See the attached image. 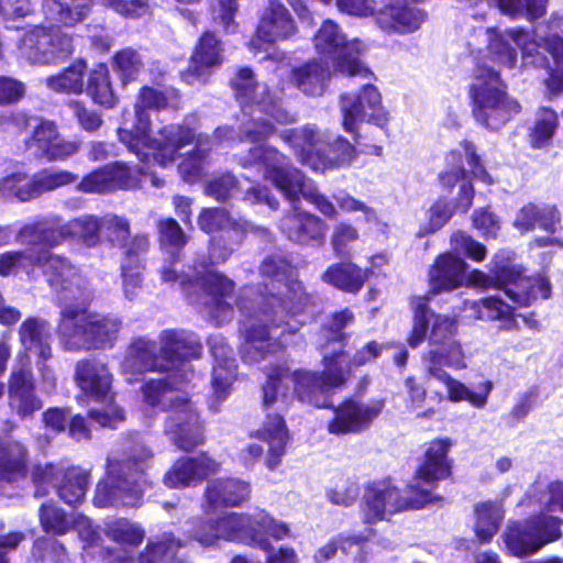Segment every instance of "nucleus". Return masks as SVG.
Segmentation results:
<instances>
[{
	"mask_svg": "<svg viewBox=\"0 0 563 563\" xmlns=\"http://www.w3.org/2000/svg\"><path fill=\"white\" fill-rule=\"evenodd\" d=\"M199 228L216 234L210 239L209 262L218 265L228 261L242 244L250 228L246 220L232 217L224 208H203L198 217Z\"/></svg>",
	"mask_w": 563,
	"mask_h": 563,
	"instance_id": "nucleus-17",
	"label": "nucleus"
},
{
	"mask_svg": "<svg viewBox=\"0 0 563 563\" xmlns=\"http://www.w3.org/2000/svg\"><path fill=\"white\" fill-rule=\"evenodd\" d=\"M297 31L295 21L279 0H268L260 18L255 37L250 42L253 51L262 49L263 44H273L292 37Z\"/></svg>",
	"mask_w": 563,
	"mask_h": 563,
	"instance_id": "nucleus-26",
	"label": "nucleus"
},
{
	"mask_svg": "<svg viewBox=\"0 0 563 563\" xmlns=\"http://www.w3.org/2000/svg\"><path fill=\"white\" fill-rule=\"evenodd\" d=\"M86 65L81 62L74 66L67 67L63 73L48 77L47 86L57 92L80 93L84 89V68Z\"/></svg>",
	"mask_w": 563,
	"mask_h": 563,
	"instance_id": "nucleus-55",
	"label": "nucleus"
},
{
	"mask_svg": "<svg viewBox=\"0 0 563 563\" xmlns=\"http://www.w3.org/2000/svg\"><path fill=\"white\" fill-rule=\"evenodd\" d=\"M90 472L79 466L37 465V495L54 489L58 497L70 506L80 504L89 486Z\"/></svg>",
	"mask_w": 563,
	"mask_h": 563,
	"instance_id": "nucleus-21",
	"label": "nucleus"
},
{
	"mask_svg": "<svg viewBox=\"0 0 563 563\" xmlns=\"http://www.w3.org/2000/svg\"><path fill=\"white\" fill-rule=\"evenodd\" d=\"M38 267L63 306L59 335L64 347L78 351L111 346L122 322L115 316L86 311L87 298L76 268L65 257L48 252H37Z\"/></svg>",
	"mask_w": 563,
	"mask_h": 563,
	"instance_id": "nucleus-5",
	"label": "nucleus"
},
{
	"mask_svg": "<svg viewBox=\"0 0 563 563\" xmlns=\"http://www.w3.org/2000/svg\"><path fill=\"white\" fill-rule=\"evenodd\" d=\"M426 20L422 10L405 2H391L376 13L377 25L388 34H409L420 29Z\"/></svg>",
	"mask_w": 563,
	"mask_h": 563,
	"instance_id": "nucleus-28",
	"label": "nucleus"
},
{
	"mask_svg": "<svg viewBox=\"0 0 563 563\" xmlns=\"http://www.w3.org/2000/svg\"><path fill=\"white\" fill-rule=\"evenodd\" d=\"M92 0H43L42 11L52 23L73 26L88 14Z\"/></svg>",
	"mask_w": 563,
	"mask_h": 563,
	"instance_id": "nucleus-39",
	"label": "nucleus"
},
{
	"mask_svg": "<svg viewBox=\"0 0 563 563\" xmlns=\"http://www.w3.org/2000/svg\"><path fill=\"white\" fill-rule=\"evenodd\" d=\"M279 137L302 164L314 170V164H318V156L324 145V134L316 125L287 129L280 132Z\"/></svg>",
	"mask_w": 563,
	"mask_h": 563,
	"instance_id": "nucleus-29",
	"label": "nucleus"
},
{
	"mask_svg": "<svg viewBox=\"0 0 563 563\" xmlns=\"http://www.w3.org/2000/svg\"><path fill=\"white\" fill-rule=\"evenodd\" d=\"M287 374L288 369L283 366L272 368L263 386V405L266 410L275 409L276 412L266 415L255 437L268 445L265 464L269 470H275L280 464L288 441V430L282 412L287 410L294 394L289 393V386L285 382Z\"/></svg>",
	"mask_w": 563,
	"mask_h": 563,
	"instance_id": "nucleus-13",
	"label": "nucleus"
},
{
	"mask_svg": "<svg viewBox=\"0 0 563 563\" xmlns=\"http://www.w3.org/2000/svg\"><path fill=\"white\" fill-rule=\"evenodd\" d=\"M87 92L100 106L112 108L115 104L117 98L110 84L107 65L99 64L90 71Z\"/></svg>",
	"mask_w": 563,
	"mask_h": 563,
	"instance_id": "nucleus-53",
	"label": "nucleus"
},
{
	"mask_svg": "<svg viewBox=\"0 0 563 563\" xmlns=\"http://www.w3.org/2000/svg\"><path fill=\"white\" fill-rule=\"evenodd\" d=\"M78 532L79 539L82 542V550L86 555L95 558L103 549L101 544V536L99 531L93 527L92 521L85 516H77L73 520V526Z\"/></svg>",
	"mask_w": 563,
	"mask_h": 563,
	"instance_id": "nucleus-58",
	"label": "nucleus"
},
{
	"mask_svg": "<svg viewBox=\"0 0 563 563\" xmlns=\"http://www.w3.org/2000/svg\"><path fill=\"white\" fill-rule=\"evenodd\" d=\"M473 307L478 312V318L487 320H499L500 329L505 331L518 330L517 317L514 308L496 296L483 298L479 302H474Z\"/></svg>",
	"mask_w": 563,
	"mask_h": 563,
	"instance_id": "nucleus-45",
	"label": "nucleus"
},
{
	"mask_svg": "<svg viewBox=\"0 0 563 563\" xmlns=\"http://www.w3.org/2000/svg\"><path fill=\"white\" fill-rule=\"evenodd\" d=\"M208 345L213 357L212 369V396L210 409L217 411L231 391V386L236 378V360L233 350L221 334L211 335Z\"/></svg>",
	"mask_w": 563,
	"mask_h": 563,
	"instance_id": "nucleus-24",
	"label": "nucleus"
},
{
	"mask_svg": "<svg viewBox=\"0 0 563 563\" xmlns=\"http://www.w3.org/2000/svg\"><path fill=\"white\" fill-rule=\"evenodd\" d=\"M342 126L355 142L360 139V128L364 122L386 129L390 115L382 104L378 89L369 81L362 84L360 91L346 92L340 97Z\"/></svg>",
	"mask_w": 563,
	"mask_h": 563,
	"instance_id": "nucleus-18",
	"label": "nucleus"
},
{
	"mask_svg": "<svg viewBox=\"0 0 563 563\" xmlns=\"http://www.w3.org/2000/svg\"><path fill=\"white\" fill-rule=\"evenodd\" d=\"M453 216V209L444 199L437 200L426 212V221L419 227L418 236L422 238L443 228Z\"/></svg>",
	"mask_w": 563,
	"mask_h": 563,
	"instance_id": "nucleus-57",
	"label": "nucleus"
},
{
	"mask_svg": "<svg viewBox=\"0 0 563 563\" xmlns=\"http://www.w3.org/2000/svg\"><path fill=\"white\" fill-rule=\"evenodd\" d=\"M246 168L256 166L264 172L267 180L292 203L291 210L280 219L279 228L283 234L292 243L300 246L319 249L325 243L327 223L320 217L303 211L297 207L300 197L313 205L325 218L338 216L335 205L317 186L296 167L288 157L273 146L256 145L250 148L247 155L239 159Z\"/></svg>",
	"mask_w": 563,
	"mask_h": 563,
	"instance_id": "nucleus-4",
	"label": "nucleus"
},
{
	"mask_svg": "<svg viewBox=\"0 0 563 563\" xmlns=\"http://www.w3.org/2000/svg\"><path fill=\"white\" fill-rule=\"evenodd\" d=\"M102 236V217L84 214L63 224L57 217L37 220V246H55L67 239L88 247L97 246Z\"/></svg>",
	"mask_w": 563,
	"mask_h": 563,
	"instance_id": "nucleus-20",
	"label": "nucleus"
},
{
	"mask_svg": "<svg viewBox=\"0 0 563 563\" xmlns=\"http://www.w3.org/2000/svg\"><path fill=\"white\" fill-rule=\"evenodd\" d=\"M231 85L243 115L249 119L242 122L238 131L232 126H219L214 131L213 139L195 133L190 142H196L195 148L178 165V172L187 183H196L203 176L207 158L213 144L261 142L275 133V126L271 120L280 124L294 123L297 120L295 114L283 108L280 98L272 93L265 82L256 79L251 68H240Z\"/></svg>",
	"mask_w": 563,
	"mask_h": 563,
	"instance_id": "nucleus-3",
	"label": "nucleus"
},
{
	"mask_svg": "<svg viewBox=\"0 0 563 563\" xmlns=\"http://www.w3.org/2000/svg\"><path fill=\"white\" fill-rule=\"evenodd\" d=\"M432 299L429 297H416L411 301L413 309V327L408 339L411 347H417L426 339L430 323H432V325L429 342L432 347L445 345L448 341L454 340L453 336L456 331L455 320L448 316L434 314L428 308V303Z\"/></svg>",
	"mask_w": 563,
	"mask_h": 563,
	"instance_id": "nucleus-22",
	"label": "nucleus"
},
{
	"mask_svg": "<svg viewBox=\"0 0 563 563\" xmlns=\"http://www.w3.org/2000/svg\"><path fill=\"white\" fill-rule=\"evenodd\" d=\"M313 43L318 54L332 62L335 71L351 77L373 78L374 74L360 60L363 44L357 40L347 41L332 20L323 21Z\"/></svg>",
	"mask_w": 563,
	"mask_h": 563,
	"instance_id": "nucleus-16",
	"label": "nucleus"
},
{
	"mask_svg": "<svg viewBox=\"0 0 563 563\" xmlns=\"http://www.w3.org/2000/svg\"><path fill=\"white\" fill-rule=\"evenodd\" d=\"M561 221V214L553 205L527 203L518 210L512 225L520 232H529L537 225L547 232H554Z\"/></svg>",
	"mask_w": 563,
	"mask_h": 563,
	"instance_id": "nucleus-36",
	"label": "nucleus"
},
{
	"mask_svg": "<svg viewBox=\"0 0 563 563\" xmlns=\"http://www.w3.org/2000/svg\"><path fill=\"white\" fill-rule=\"evenodd\" d=\"M264 286L243 287L236 306L243 316L241 357L257 363L294 342L312 302L297 271L283 256H267L260 267Z\"/></svg>",
	"mask_w": 563,
	"mask_h": 563,
	"instance_id": "nucleus-2",
	"label": "nucleus"
},
{
	"mask_svg": "<svg viewBox=\"0 0 563 563\" xmlns=\"http://www.w3.org/2000/svg\"><path fill=\"white\" fill-rule=\"evenodd\" d=\"M361 242L358 229L349 221H339L333 225L330 235V245L333 254L339 258H351L356 253Z\"/></svg>",
	"mask_w": 563,
	"mask_h": 563,
	"instance_id": "nucleus-49",
	"label": "nucleus"
},
{
	"mask_svg": "<svg viewBox=\"0 0 563 563\" xmlns=\"http://www.w3.org/2000/svg\"><path fill=\"white\" fill-rule=\"evenodd\" d=\"M75 378L86 396L104 404L101 409H90L89 417L102 427L115 428L124 413L112 402V375L107 365L97 358L81 360L76 365Z\"/></svg>",
	"mask_w": 563,
	"mask_h": 563,
	"instance_id": "nucleus-15",
	"label": "nucleus"
},
{
	"mask_svg": "<svg viewBox=\"0 0 563 563\" xmlns=\"http://www.w3.org/2000/svg\"><path fill=\"white\" fill-rule=\"evenodd\" d=\"M488 52L492 57L508 68H512L517 63V48L521 49L522 62L526 66L548 67L549 59L541 52L551 54L558 66L563 64V38L556 34H551L542 40V44L536 38H530L528 32L522 29H510L505 33L495 29H487Z\"/></svg>",
	"mask_w": 563,
	"mask_h": 563,
	"instance_id": "nucleus-14",
	"label": "nucleus"
},
{
	"mask_svg": "<svg viewBox=\"0 0 563 563\" xmlns=\"http://www.w3.org/2000/svg\"><path fill=\"white\" fill-rule=\"evenodd\" d=\"M364 537L362 536H340L338 539H333L324 547L320 548L314 555L317 562H323L331 559L338 551H341L344 554H358L362 550L361 542Z\"/></svg>",
	"mask_w": 563,
	"mask_h": 563,
	"instance_id": "nucleus-62",
	"label": "nucleus"
},
{
	"mask_svg": "<svg viewBox=\"0 0 563 563\" xmlns=\"http://www.w3.org/2000/svg\"><path fill=\"white\" fill-rule=\"evenodd\" d=\"M73 52L71 37L60 29L49 31L37 26V64H51L66 58Z\"/></svg>",
	"mask_w": 563,
	"mask_h": 563,
	"instance_id": "nucleus-38",
	"label": "nucleus"
},
{
	"mask_svg": "<svg viewBox=\"0 0 563 563\" xmlns=\"http://www.w3.org/2000/svg\"><path fill=\"white\" fill-rule=\"evenodd\" d=\"M10 405L19 415H32L35 408L34 385L32 374L23 371L14 372L10 380Z\"/></svg>",
	"mask_w": 563,
	"mask_h": 563,
	"instance_id": "nucleus-43",
	"label": "nucleus"
},
{
	"mask_svg": "<svg viewBox=\"0 0 563 563\" xmlns=\"http://www.w3.org/2000/svg\"><path fill=\"white\" fill-rule=\"evenodd\" d=\"M561 525L559 517L541 512L525 521L508 525L504 541L512 555H530L547 543L558 540L561 537Z\"/></svg>",
	"mask_w": 563,
	"mask_h": 563,
	"instance_id": "nucleus-19",
	"label": "nucleus"
},
{
	"mask_svg": "<svg viewBox=\"0 0 563 563\" xmlns=\"http://www.w3.org/2000/svg\"><path fill=\"white\" fill-rule=\"evenodd\" d=\"M205 194L222 202L238 197L251 205L265 203L273 210H276L279 206L278 200L271 196L269 189L266 186L254 185L242 189L238 179L231 173L212 176L205 184Z\"/></svg>",
	"mask_w": 563,
	"mask_h": 563,
	"instance_id": "nucleus-27",
	"label": "nucleus"
},
{
	"mask_svg": "<svg viewBox=\"0 0 563 563\" xmlns=\"http://www.w3.org/2000/svg\"><path fill=\"white\" fill-rule=\"evenodd\" d=\"M25 450L18 442H0V479L14 481L24 472Z\"/></svg>",
	"mask_w": 563,
	"mask_h": 563,
	"instance_id": "nucleus-52",
	"label": "nucleus"
},
{
	"mask_svg": "<svg viewBox=\"0 0 563 563\" xmlns=\"http://www.w3.org/2000/svg\"><path fill=\"white\" fill-rule=\"evenodd\" d=\"M474 531L481 542H489L497 533L505 517L500 500H487L474 507Z\"/></svg>",
	"mask_w": 563,
	"mask_h": 563,
	"instance_id": "nucleus-42",
	"label": "nucleus"
},
{
	"mask_svg": "<svg viewBox=\"0 0 563 563\" xmlns=\"http://www.w3.org/2000/svg\"><path fill=\"white\" fill-rule=\"evenodd\" d=\"M354 146L345 139L338 136L332 142L324 135V145L318 156V164H314L316 172H323L327 168L349 165L355 158Z\"/></svg>",
	"mask_w": 563,
	"mask_h": 563,
	"instance_id": "nucleus-44",
	"label": "nucleus"
},
{
	"mask_svg": "<svg viewBox=\"0 0 563 563\" xmlns=\"http://www.w3.org/2000/svg\"><path fill=\"white\" fill-rule=\"evenodd\" d=\"M330 78V69L318 60L308 62L295 68L291 73V81L305 95L321 96L325 90Z\"/></svg>",
	"mask_w": 563,
	"mask_h": 563,
	"instance_id": "nucleus-41",
	"label": "nucleus"
},
{
	"mask_svg": "<svg viewBox=\"0 0 563 563\" xmlns=\"http://www.w3.org/2000/svg\"><path fill=\"white\" fill-rule=\"evenodd\" d=\"M117 71L123 81L134 80L143 67L141 55L132 48H124L113 57Z\"/></svg>",
	"mask_w": 563,
	"mask_h": 563,
	"instance_id": "nucleus-63",
	"label": "nucleus"
},
{
	"mask_svg": "<svg viewBox=\"0 0 563 563\" xmlns=\"http://www.w3.org/2000/svg\"><path fill=\"white\" fill-rule=\"evenodd\" d=\"M152 452L137 443L122 461L108 460L107 476L97 484L93 505L107 507H140L147 486L146 462Z\"/></svg>",
	"mask_w": 563,
	"mask_h": 563,
	"instance_id": "nucleus-10",
	"label": "nucleus"
},
{
	"mask_svg": "<svg viewBox=\"0 0 563 563\" xmlns=\"http://www.w3.org/2000/svg\"><path fill=\"white\" fill-rule=\"evenodd\" d=\"M450 445L449 439L431 442L423 463L404 492L385 482L369 485L365 490L362 506L365 521L369 523L385 520L394 514L421 509L440 500L432 489L439 481L449 477L451 473L448 460Z\"/></svg>",
	"mask_w": 563,
	"mask_h": 563,
	"instance_id": "nucleus-7",
	"label": "nucleus"
},
{
	"mask_svg": "<svg viewBox=\"0 0 563 563\" xmlns=\"http://www.w3.org/2000/svg\"><path fill=\"white\" fill-rule=\"evenodd\" d=\"M432 356L440 368H443V366H448L453 369H464L467 367L465 354L460 342L456 340L448 341L445 345L431 347L422 355V365L426 375H428V368L431 364L430 361Z\"/></svg>",
	"mask_w": 563,
	"mask_h": 563,
	"instance_id": "nucleus-48",
	"label": "nucleus"
},
{
	"mask_svg": "<svg viewBox=\"0 0 563 563\" xmlns=\"http://www.w3.org/2000/svg\"><path fill=\"white\" fill-rule=\"evenodd\" d=\"M468 280L478 287L503 290L519 307H528L538 297L547 299L551 295L549 280L541 275L523 276L521 268L511 262L510 251H500L494 255L490 274L473 271Z\"/></svg>",
	"mask_w": 563,
	"mask_h": 563,
	"instance_id": "nucleus-12",
	"label": "nucleus"
},
{
	"mask_svg": "<svg viewBox=\"0 0 563 563\" xmlns=\"http://www.w3.org/2000/svg\"><path fill=\"white\" fill-rule=\"evenodd\" d=\"M428 368L426 379H437L446 387L448 399L452 402L468 401L476 408H484L487 404L489 394L493 390V383L485 380L477 386V391H472L462 382L452 377L444 368L438 367L434 357L432 356Z\"/></svg>",
	"mask_w": 563,
	"mask_h": 563,
	"instance_id": "nucleus-31",
	"label": "nucleus"
},
{
	"mask_svg": "<svg viewBox=\"0 0 563 563\" xmlns=\"http://www.w3.org/2000/svg\"><path fill=\"white\" fill-rule=\"evenodd\" d=\"M119 249L123 251V260L121 264L129 263L134 266H143V257L150 250L148 235L137 233L133 238L126 239Z\"/></svg>",
	"mask_w": 563,
	"mask_h": 563,
	"instance_id": "nucleus-64",
	"label": "nucleus"
},
{
	"mask_svg": "<svg viewBox=\"0 0 563 563\" xmlns=\"http://www.w3.org/2000/svg\"><path fill=\"white\" fill-rule=\"evenodd\" d=\"M368 275V269L352 262H340L330 265L321 275V280L339 290L356 294L363 288Z\"/></svg>",
	"mask_w": 563,
	"mask_h": 563,
	"instance_id": "nucleus-37",
	"label": "nucleus"
},
{
	"mask_svg": "<svg viewBox=\"0 0 563 563\" xmlns=\"http://www.w3.org/2000/svg\"><path fill=\"white\" fill-rule=\"evenodd\" d=\"M222 63L221 42L211 32H206L199 38V42L191 56L188 69L183 73V79L189 85L205 82L206 76L212 67Z\"/></svg>",
	"mask_w": 563,
	"mask_h": 563,
	"instance_id": "nucleus-32",
	"label": "nucleus"
},
{
	"mask_svg": "<svg viewBox=\"0 0 563 563\" xmlns=\"http://www.w3.org/2000/svg\"><path fill=\"white\" fill-rule=\"evenodd\" d=\"M130 236V222L126 218L114 213H107L102 217V238L104 241L120 247Z\"/></svg>",
	"mask_w": 563,
	"mask_h": 563,
	"instance_id": "nucleus-59",
	"label": "nucleus"
},
{
	"mask_svg": "<svg viewBox=\"0 0 563 563\" xmlns=\"http://www.w3.org/2000/svg\"><path fill=\"white\" fill-rule=\"evenodd\" d=\"M199 336L185 329H165L157 341L139 336L131 341L121 362V373L129 383L145 372L172 373L167 378L150 379L142 386L146 405L168 411L165 433L180 450L190 451L203 442V427L191 400L179 394L183 384L194 377L190 360L199 358Z\"/></svg>",
	"mask_w": 563,
	"mask_h": 563,
	"instance_id": "nucleus-1",
	"label": "nucleus"
},
{
	"mask_svg": "<svg viewBox=\"0 0 563 563\" xmlns=\"http://www.w3.org/2000/svg\"><path fill=\"white\" fill-rule=\"evenodd\" d=\"M184 543L172 533H164L156 541H148L139 556V563H178V551Z\"/></svg>",
	"mask_w": 563,
	"mask_h": 563,
	"instance_id": "nucleus-46",
	"label": "nucleus"
},
{
	"mask_svg": "<svg viewBox=\"0 0 563 563\" xmlns=\"http://www.w3.org/2000/svg\"><path fill=\"white\" fill-rule=\"evenodd\" d=\"M78 150L77 143L65 141L59 135L53 122L37 119V156L48 161L65 159Z\"/></svg>",
	"mask_w": 563,
	"mask_h": 563,
	"instance_id": "nucleus-35",
	"label": "nucleus"
},
{
	"mask_svg": "<svg viewBox=\"0 0 563 563\" xmlns=\"http://www.w3.org/2000/svg\"><path fill=\"white\" fill-rule=\"evenodd\" d=\"M449 164L454 167L440 175V183L443 187L452 188L459 184V194L456 197V208L461 212H466L472 206L474 189L467 179L466 170L462 167V156L460 152H452L448 156Z\"/></svg>",
	"mask_w": 563,
	"mask_h": 563,
	"instance_id": "nucleus-40",
	"label": "nucleus"
},
{
	"mask_svg": "<svg viewBox=\"0 0 563 563\" xmlns=\"http://www.w3.org/2000/svg\"><path fill=\"white\" fill-rule=\"evenodd\" d=\"M218 468L219 464L207 454L186 456L175 462L165 474L164 482L172 488L186 487L201 482Z\"/></svg>",
	"mask_w": 563,
	"mask_h": 563,
	"instance_id": "nucleus-34",
	"label": "nucleus"
},
{
	"mask_svg": "<svg viewBox=\"0 0 563 563\" xmlns=\"http://www.w3.org/2000/svg\"><path fill=\"white\" fill-rule=\"evenodd\" d=\"M175 96L176 91L172 88L161 90L143 87L134 106L136 123L131 130H118L119 140L142 163H148L152 157L159 166L166 167L176 161L178 151L190 144L195 137V114L186 117L180 124L164 126L159 130L158 137L152 139L148 134L151 119L147 111L165 109Z\"/></svg>",
	"mask_w": 563,
	"mask_h": 563,
	"instance_id": "nucleus-8",
	"label": "nucleus"
},
{
	"mask_svg": "<svg viewBox=\"0 0 563 563\" xmlns=\"http://www.w3.org/2000/svg\"><path fill=\"white\" fill-rule=\"evenodd\" d=\"M74 518L55 504L41 507V526L47 533L65 534L73 526Z\"/></svg>",
	"mask_w": 563,
	"mask_h": 563,
	"instance_id": "nucleus-56",
	"label": "nucleus"
},
{
	"mask_svg": "<svg viewBox=\"0 0 563 563\" xmlns=\"http://www.w3.org/2000/svg\"><path fill=\"white\" fill-rule=\"evenodd\" d=\"M150 174L147 166L131 167L122 162L104 165L86 175L77 189L86 194H101L117 189H130L137 185L141 175Z\"/></svg>",
	"mask_w": 563,
	"mask_h": 563,
	"instance_id": "nucleus-23",
	"label": "nucleus"
},
{
	"mask_svg": "<svg viewBox=\"0 0 563 563\" xmlns=\"http://www.w3.org/2000/svg\"><path fill=\"white\" fill-rule=\"evenodd\" d=\"M466 267V263L452 253L439 255L430 269V291L424 297L432 299L435 294L464 285L467 280Z\"/></svg>",
	"mask_w": 563,
	"mask_h": 563,
	"instance_id": "nucleus-33",
	"label": "nucleus"
},
{
	"mask_svg": "<svg viewBox=\"0 0 563 563\" xmlns=\"http://www.w3.org/2000/svg\"><path fill=\"white\" fill-rule=\"evenodd\" d=\"M384 408L383 400L368 402L347 399L334 409L328 430L332 434L357 433L369 428Z\"/></svg>",
	"mask_w": 563,
	"mask_h": 563,
	"instance_id": "nucleus-25",
	"label": "nucleus"
},
{
	"mask_svg": "<svg viewBox=\"0 0 563 563\" xmlns=\"http://www.w3.org/2000/svg\"><path fill=\"white\" fill-rule=\"evenodd\" d=\"M161 244L172 247L170 257L159 269L161 279L167 284H178L188 302L196 306L216 325H222L233 319L234 309L229 299L232 298L234 282L218 271L210 269L203 261L194 266L192 275L177 269L180 250L186 245L187 238L172 218L157 223Z\"/></svg>",
	"mask_w": 563,
	"mask_h": 563,
	"instance_id": "nucleus-6",
	"label": "nucleus"
},
{
	"mask_svg": "<svg viewBox=\"0 0 563 563\" xmlns=\"http://www.w3.org/2000/svg\"><path fill=\"white\" fill-rule=\"evenodd\" d=\"M500 75L485 63H477L470 86L472 112L476 122L497 131L521 110L519 102L506 91Z\"/></svg>",
	"mask_w": 563,
	"mask_h": 563,
	"instance_id": "nucleus-11",
	"label": "nucleus"
},
{
	"mask_svg": "<svg viewBox=\"0 0 563 563\" xmlns=\"http://www.w3.org/2000/svg\"><path fill=\"white\" fill-rule=\"evenodd\" d=\"M106 534L117 543L136 547L142 543L145 531L139 523L120 518L106 523Z\"/></svg>",
	"mask_w": 563,
	"mask_h": 563,
	"instance_id": "nucleus-54",
	"label": "nucleus"
},
{
	"mask_svg": "<svg viewBox=\"0 0 563 563\" xmlns=\"http://www.w3.org/2000/svg\"><path fill=\"white\" fill-rule=\"evenodd\" d=\"M527 500L540 510L563 512V482H536L527 493Z\"/></svg>",
	"mask_w": 563,
	"mask_h": 563,
	"instance_id": "nucleus-47",
	"label": "nucleus"
},
{
	"mask_svg": "<svg viewBox=\"0 0 563 563\" xmlns=\"http://www.w3.org/2000/svg\"><path fill=\"white\" fill-rule=\"evenodd\" d=\"M558 126V113L551 108H540L529 134L532 147L543 148L550 145Z\"/></svg>",
	"mask_w": 563,
	"mask_h": 563,
	"instance_id": "nucleus-51",
	"label": "nucleus"
},
{
	"mask_svg": "<svg viewBox=\"0 0 563 563\" xmlns=\"http://www.w3.org/2000/svg\"><path fill=\"white\" fill-rule=\"evenodd\" d=\"M490 5L510 18H526L534 21L544 15L548 0H488Z\"/></svg>",
	"mask_w": 563,
	"mask_h": 563,
	"instance_id": "nucleus-50",
	"label": "nucleus"
},
{
	"mask_svg": "<svg viewBox=\"0 0 563 563\" xmlns=\"http://www.w3.org/2000/svg\"><path fill=\"white\" fill-rule=\"evenodd\" d=\"M383 349L384 344L368 342L354 354L351 361L341 349H333L331 354L324 352L322 372L300 369L292 373L294 394L301 402L318 408L330 407L331 395L346 382L350 375V364L363 366L377 358Z\"/></svg>",
	"mask_w": 563,
	"mask_h": 563,
	"instance_id": "nucleus-9",
	"label": "nucleus"
},
{
	"mask_svg": "<svg viewBox=\"0 0 563 563\" xmlns=\"http://www.w3.org/2000/svg\"><path fill=\"white\" fill-rule=\"evenodd\" d=\"M35 265L34 251L27 249L19 252H8L0 257V274L9 275L14 272H33Z\"/></svg>",
	"mask_w": 563,
	"mask_h": 563,
	"instance_id": "nucleus-61",
	"label": "nucleus"
},
{
	"mask_svg": "<svg viewBox=\"0 0 563 563\" xmlns=\"http://www.w3.org/2000/svg\"><path fill=\"white\" fill-rule=\"evenodd\" d=\"M250 483L235 477L210 481L205 490V510L207 512L220 507H238L250 499Z\"/></svg>",
	"mask_w": 563,
	"mask_h": 563,
	"instance_id": "nucleus-30",
	"label": "nucleus"
},
{
	"mask_svg": "<svg viewBox=\"0 0 563 563\" xmlns=\"http://www.w3.org/2000/svg\"><path fill=\"white\" fill-rule=\"evenodd\" d=\"M3 188L20 201H30L35 192V175L15 172L3 179Z\"/></svg>",
	"mask_w": 563,
	"mask_h": 563,
	"instance_id": "nucleus-60",
	"label": "nucleus"
}]
</instances>
